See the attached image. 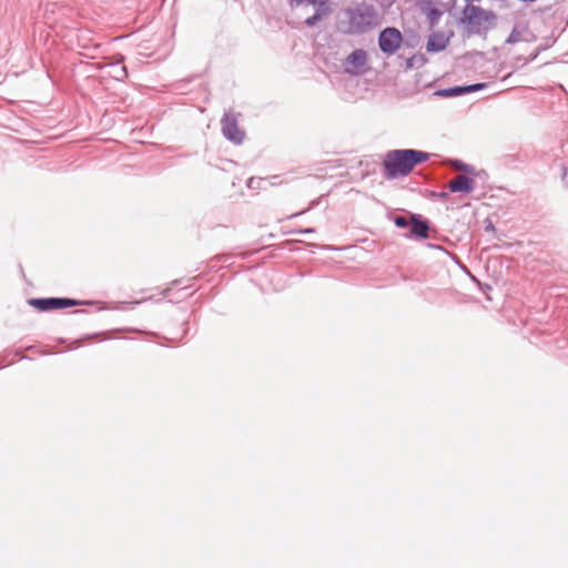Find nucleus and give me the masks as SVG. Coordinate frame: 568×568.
Returning a JSON list of instances; mask_svg holds the SVG:
<instances>
[{"mask_svg":"<svg viewBox=\"0 0 568 568\" xmlns=\"http://www.w3.org/2000/svg\"><path fill=\"white\" fill-rule=\"evenodd\" d=\"M417 7L426 17L429 28L432 29L438 24L439 19L447 10L443 3H437L433 0H419Z\"/></svg>","mask_w":568,"mask_h":568,"instance_id":"obj_6","label":"nucleus"},{"mask_svg":"<svg viewBox=\"0 0 568 568\" xmlns=\"http://www.w3.org/2000/svg\"><path fill=\"white\" fill-rule=\"evenodd\" d=\"M452 34H446L440 31L433 32L427 41L426 49L428 52H438L446 49L449 43Z\"/></svg>","mask_w":568,"mask_h":568,"instance_id":"obj_8","label":"nucleus"},{"mask_svg":"<svg viewBox=\"0 0 568 568\" xmlns=\"http://www.w3.org/2000/svg\"><path fill=\"white\" fill-rule=\"evenodd\" d=\"M395 225L398 226V227H407L408 225H410V221H408L404 216H397L395 219Z\"/></svg>","mask_w":568,"mask_h":568,"instance_id":"obj_14","label":"nucleus"},{"mask_svg":"<svg viewBox=\"0 0 568 568\" xmlns=\"http://www.w3.org/2000/svg\"><path fill=\"white\" fill-rule=\"evenodd\" d=\"M428 153L416 150L389 151L383 161L384 174L387 179H396L409 174L415 165L428 160Z\"/></svg>","mask_w":568,"mask_h":568,"instance_id":"obj_1","label":"nucleus"},{"mask_svg":"<svg viewBox=\"0 0 568 568\" xmlns=\"http://www.w3.org/2000/svg\"><path fill=\"white\" fill-rule=\"evenodd\" d=\"M448 187L452 192L470 193L474 190V181L466 175L459 174L449 181Z\"/></svg>","mask_w":568,"mask_h":568,"instance_id":"obj_10","label":"nucleus"},{"mask_svg":"<svg viewBox=\"0 0 568 568\" xmlns=\"http://www.w3.org/2000/svg\"><path fill=\"white\" fill-rule=\"evenodd\" d=\"M403 42V36L396 28L384 29L378 39L381 50L386 54L395 53Z\"/></svg>","mask_w":568,"mask_h":568,"instance_id":"obj_5","label":"nucleus"},{"mask_svg":"<svg viewBox=\"0 0 568 568\" xmlns=\"http://www.w3.org/2000/svg\"><path fill=\"white\" fill-rule=\"evenodd\" d=\"M348 32L361 33L372 28L376 22V11L373 6L359 4L347 11Z\"/></svg>","mask_w":568,"mask_h":568,"instance_id":"obj_2","label":"nucleus"},{"mask_svg":"<svg viewBox=\"0 0 568 568\" xmlns=\"http://www.w3.org/2000/svg\"><path fill=\"white\" fill-rule=\"evenodd\" d=\"M368 55L363 49L353 51L344 60V71L352 75L363 74L367 71Z\"/></svg>","mask_w":568,"mask_h":568,"instance_id":"obj_3","label":"nucleus"},{"mask_svg":"<svg viewBox=\"0 0 568 568\" xmlns=\"http://www.w3.org/2000/svg\"><path fill=\"white\" fill-rule=\"evenodd\" d=\"M312 232H313L312 229H304V230L297 231V233H312Z\"/></svg>","mask_w":568,"mask_h":568,"instance_id":"obj_15","label":"nucleus"},{"mask_svg":"<svg viewBox=\"0 0 568 568\" xmlns=\"http://www.w3.org/2000/svg\"><path fill=\"white\" fill-rule=\"evenodd\" d=\"M223 133L235 143L242 142L244 138V132L239 128L236 120L229 116L223 121Z\"/></svg>","mask_w":568,"mask_h":568,"instance_id":"obj_9","label":"nucleus"},{"mask_svg":"<svg viewBox=\"0 0 568 568\" xmlns=\"http://www.w3.org/2000/svg\"><path fill=\"white\" fill-rule=\"evenodd\" d=\"M29 304L34 306L37 310L45 312L51 310H61L67 307H72L81 304H87L85 302H79L72 298H32L29 301Z\"/></svg>","mask_w":568,"mask_h":568,"instance_id":"obj_4","label":"nucleus"},{"mask_svg":"<svg viewBox=\"0 0 568 568\" xmlns=\"http://www.w3.org/2000/svg\"><path fill=\"white\" fill-rule=\"evenodd\" d=\"M410 226V233L413 235L422 239H426L428 236V224L425 221L416 219L415 215H412Z\"/></svg>","mask_w":568,"mask_h":568,"instance_id":"obj_12","label":"nucleus"},{"mask_svg":"<svg viewBox=\"0 0 568 568\" xmlns=\"http://www.w3.org/2000/svg\"><path fill=\"white\" fill-rule=\"evenodd\" d=\"M329 13V9L324 6V7H317V10L316 12L306 19L305 23L307 26H315L317 21H320L323 17L327 16Z\"/></svg>","mask_w":568,"mask_h":568,"instance_id":"obj_13","label":"nucleus"},{"mask_svg":"<svg viewBox=\"0 0 568 568\" xmlns=\"http://www.w3.org/2000/svg\"><path fill=\"white\" fill-rule=\"evenodd\" d=\"M464 17L469 24L491 23L495 14L476 6H466Z\"/></svg>","mask_w":568,"mask_h":568,"instance_id":"obj_7","label":"nucleus"},{"mask_svg":"<svg viewBox=\"0 0 568 568\" xmlns=\"http://www.w3.org/2000/svg\"><path fill=\"white\" fill-rule=\"evenodd\" d=\"M484 88H486V83H476V84L467 85V87L450 88L448 90H444V91L439 92V94L444 95V97H453V95H459V94H463V93H469V92L478 91V90H481Z\"/></svg>","mask_w":568,"mask_h":568,"instance_id":"obj_11","label":"nucleus"}]
</instances>
